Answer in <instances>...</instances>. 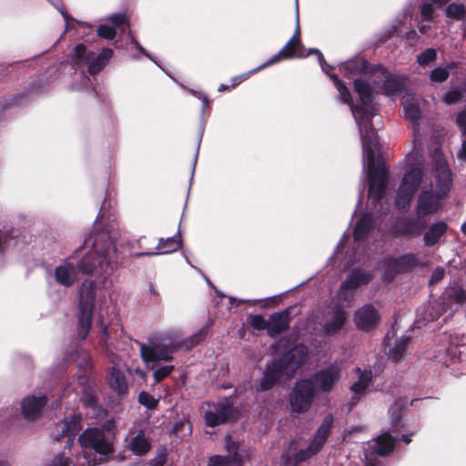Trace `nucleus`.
Instances as JSON below:
<instances>
[{
  "label": "nucleus",
  "mask_w": 466,
  "mask_h": 466,
  "mask_svg": "<svg viewBox=\"0 0 466 466\" xmlns=\"http://www.w3.org/2000/svg\"><path fill=\"white\" fill-rule=\"evenodd\" d=\"M326 73L337 87L340 101L350 106L353 117L358 125L363 151V169L366 171L369 180V198L372 204L376 206L384 195L387 172L385 167L376 161L379 142L371 126V120L376 115L375 108L370 105L371 87L361 79H354V89L363 104L362 106L358 107L352 104L350 91L337 75Z\"/></svg>",
  "instance_id": "nucleus-1"
},
{
  "label": "nucleus",
  "mask_w": 466,
  "mask_h": 466,
  "mask_svg": "<svg viewBox=\"0 0 466 466\" xmlns=\"http://www.w3.org/2000/svg\"><path fill=\"white\" fill-rule=\"evenodd\" d=\"M116 248L106 232L95 236L93 247L78 262L77 268L68 260H64L54 269V279L59 285L69 288L77 280L78 271L85 275L94 274L104 284L115 269Z\"/></svg>",
  "instance_id": "nucleus-2"
},
{
  "label": "nucleus",
  "mask_w": 466,
  "mask_h": 466,
  "mask_svg": "<svg viewBox=\"0 0 466 466\" xmlns=\"http://www.w3.org/2000/svg\"><path fill=\"white\" fill-rule=\"evenodd\" d=\"M208 327L201 328L190 337L184 338L179 329H170L163 333L156 342L140 345V354L147 364L154 361H170L176 351L189 350L199 344L208 335Z\"/></svg>",
  "instance_id": "nucleus-3"
},
{
  "label": "nucleus",
  "mask_w": 466,
  "mask_h": 466,
  "mask_svg": "<svg viewBox=\"0 0 466 466\" xmlns=\"http://www.w3.org/2000/svg\"><path fill=\"white\" fill-rule=\"evenodd\" d=\"M436 192L432 188H422L420 193L416 213L419 218L437 213L442 208L443 199L448 196L451 185V172L441 152L434 151Z\"/></svg>",
  "instance_id": "nucleus-4"
},
{
  "label": "nucleus",
  "mask_w": 466,
  "mask_h": 466,
  "mask_svg": "<svg viewBox=\"0 0 466 466\" xmlns=\"http://www.w3.org/2000/svg\"><path fill=\"white\" fill-rule=\"evenodd\" d=\"M114 428V421L107 420L103 429L88 428L79 436L83 457L88 466L105 461L113 452Z\"/></svg>",
  "instance_id": "nucleus-5"
},
{
  "label": "nucleus",
  "mask_w": 466,
  "mask_h": 466,
  "mask_svg": "<svg viewBox=\"0 0 466 466\" xmlns=\"http://www.w3.org/2000/svg\"><path fill=\"white\" fill-rule=\"evenodd\" d=\"M299 33V3L298 0H296V29L294 35L288 41V43L279 50V52L273 56H271L267 62L260 65L254 70L241 75L234 76L232 81V87L239 85L241 82L246 80L252 73L257 72L260 69L266 68L277 62H279L281 59H289L293 56L299 57V58H304L309 56L311 54H316L318 56L319 63L322 69H324L323 62L324 57L322 54L318 49H309L306 51L304 47L302 46L299 39L298 38V35Z\"/></svg>",
  "instance_id": "nucleus-6"
},
{
  "label": "nucleus",
  "mask_w": 466,
  "mask_h": 466,
  "mask_svg": "<svg viewBox=\"0 0 466 466\" xmlns=\"http://www.w3.org/2000/svg\"><path fill=\"white\" fill-rule=\"evenodd\" d=\"M307 353L305 347H296L281 360H274L266 366L259 390L270 389L280 378H290L303 363Z\"/></svg>",
  "instance_id": "nucleus-7"
},
{
  "label": "nucleus",
  "mask_w": 466,
  "mask_h": 466,
  "mask_svg": "<svg viewBox=\"0 0 466 466\" xmlns=\"http://www.w3.org/2000/svg\"><path fill=\"white\" fill-rule=\"evenodd\" d=\"M81 416L74 415L56 424L53 436L57 441L66 437V446L62 453L55 455L46 466H71L72 461L68 457L70 449L74 444L75 437L81 430Z\"/></svg>",
  "instance_id": "nucleus-8"
},
{
  "label": "nucleus",
  "mask_w": 466,
  "mask_h": 466,
  "mask_svg": "<svg viewBox=\"0 0 466 466\" xmlns=\"http://www.w3.org/2000/svg\"><path fill=\"white\" fill-rule=\"evenodd\" d=\"M96 296L95 282L85 280L79 290L77 335L81 339H85L89 333Z\"/></svg>",
  "instance_id": "nucleus-9"
},
{
  "label": "nucleus",
  "mask_w": 466,
  "mask_h": 466,
  "mask_svg": "<svg viewBox=\"0 0 466 466\" xmlns=\"http://www.w3.org/2000/svg\"><path fill=\"white\" fill-rule=\"evenodd\" d=\"M423 178L421 164L407 163L402 182L398 189L396 204L398 207H405L417 191Z\"/></svg>",
  "instance_id": "nucleus-10"
},
{
  "label": "nucleus",
  "mask_w": 466,
  "mask_h": 466,
  "mask_svg": "<svg viewBox=\"0 0 466 466\" xmlns=\"http://www.w3.org/2000/svg\"><path fill=\"white\" fill-rule=\"evenodd\" d=\"M316 390L310 380H300L296 382L289 395L292 412H307L314 400Z\"/></svg>",
  "instance_id": "nucleus-11"
},
{
  "label": "nucleus",
  "mask_w": 466,
  "mask_h": 466,
  "mask_svg": "<svg viewBox=\"0 0 466 466\" xmlns=\"http://www.w3.org/2000/svg\"><path fill=\"white\" fill-rule=\"evenodd\" d=\"M373 76V89L387 96H398L404 88V77L390 75L384 68L374 70Z\"/></svg>",
  "instance_id": "nucleus-12"
},
{
  "label": "nucleus",
  "mask_w": 466,
  "mask_h": 466,
  "mask_svg": "<svg viewBox=\"0 0 466 466\" xmlns=\"http://www.w3.org/2000/svg\"><path fill=\"white\" fill-rule=\"evenodd\" d=\"M372 275L361 269H355L341 283L338 291V299L346 306H350L355 290L363 285L368 284Z\"/></svg>",
  "instance_id": "nucleus-13"
},
{
  "label": "nucleus",
  "mask_w": 466,
  "mask_h": 466,
  "mask_svg": "<svg viewBox=\"0 0 466 466\" xmlns=\"http://www.w3.org/2000/svg\"><path fill=\"white\" fill-rule=\"evenodd\" d=\"M334 418L328 414L322 420L315 436L306 450H301L295 455L296 462H300L319 452L326 442L333 427Z\"/></svg>",
  "instance_id": "nucleus-14"
},
{
  "label": "nucleus",
  "mask_w": 466,
  "mask_h": 466,
  "mask_svg": "<svg viewBox=\"0 0 466 466\" xmlns=\"http://www.w3.org/2000/svg\"><path fill=\"white\" fill-rule=\"evenodd\" d=\"M113 56V51L110 48H104L101 53L96 57L93 52L87 53L86 46L79 44L75 47L74 60L76 63L84 62L88 64V72L91 75L98 73L109 61Z\"/></svg>",
  "instance_id": "nucleus-15"
},
{
  "label": "nucleus",
  "mask_w": 466,
  "mask_h": 466,
  "mask_svg": "<svg viewBox=\"0 0 466 466\" xmlns=\"http://www.w3.org/2000/svg\"><path fill=\"white\" fill-rule=\"evenodd\" d=\"M341 373L342 370L339 365L330 364L317 370L309 380L312 381L316 392L329 393L340 380Z\"/></svg>",
  "instance_id": "nucleus-16"
},
{
  "label": "nucleus",
  "mask_w": 466,
  "mask_h": 466,
  "mask_svg": "<svg viewBox=\"0 0 466 466\" xmlns=\"http://www.w3.org/2000/svg\"><path fill=\"white\" fill-rule=\"evenodd\" d=\"M348 319V313L341 308H333L323 314L320 321L321 333L324 336H333L339 333Z\"/></svg>",
  "instance_id": "nucleus-17"
},
{
  "label": "nucleus",
  "mask_w": 466,
  "mask_h": 466,
  "mask_svg": "<svg viewBox=\"0 0 466 466\" xmlns=\"http://www.w3.org/2000/svg\"><path fill=\"white\" fill-rule=\"evenodd\" d=\"M233 409L228 400L208 403L205 422L207 426L215 427L225 423L233 416Z\"/></svg>",
  "instance_id": "nucleus-18"
},
{
  "label": "nucleus",
  "mask_w": 466,
  "mask_h": 466,
  "mask_svg": "<svg viewBox=\"0 0 466 466\" xmlns=\"http://www.w3.org/2000/svg\"><path fill=\"white\" fill-rule=\"evenodd\" d=\"M46 402V396L42 392L27 395L21 401L22 416L26 420H35L42 413Z\"/></svg>",
  "instance_id": "nucleus-19"
},
{
  "label": "nucleus",
  "mask_w": 466,
  "mask_h": 466,
  "mask_svg": "<svg viewBox=\"0 0 466 466\" xmlns=\"http://www.w3.org/2000/svg\"><path fill=\"white\" fill-rule=\"evenodd\" d=\"M380 320L378 309L373 304H366L354 314V322L356 327L363 331H369L374 329Z\"/></svg>",
  "instance_id": "nucleus-20"
},
{
  "label": "nucleus",
  "mask_w": 466,
  "mask_h": 466,
  "mask_svg": "<svg viewBox=\"0 0 466 466\" xmlns=\"http://www.w3.org/2000/svg\"><path fill=\"white\" fill-rule=\"evenodd\" d=\"M405 117L413 124L414 141L419 139L418 121L420 117V103L411 93L407 92L402 98Z\"/></svg>",
  "instance_id": "nucleus-21"
},
{
  "label": "nucleus",
  "mask_w": 466,
  "mask_h": 466,
  "mask_svg": "<svg viewBox=\"0 0 466 466\" xmlns=\"http://www.w3.org/2000/svg\"><path fill=\"white\" fill-rule=\"evenodd\" d=\"M395 439H393L388 433L380 434L372 444L369 445V449L365 451V459L367 461V466H375L372 464L371 460H369V455L373 453L384 456L391 452L394 449Z\"/></svg>",
  "instance_id": "nucleus-22"
},
{
  "label": "nucleus",
  "mask_w": 466,
  "mask_h": 466,
  "mask_svg": "<svg viewBox=\"0 0 466 466\" xmlns=\"http://www.w3.org/2000/svg\"><path fill=\"white\" fill-rule=\"evenodd\" d=\"M182 239L180 235L169 237L167 238H160L156 250H147L133 254L134 258H140L144 256H157L162 254H169L177 251L181 246Z\"/></svg>",
  "instance_id": "nucleus-23"
},
{
  "label": "nucleus",
  "mask_w": 466,
  "mask_h": 466,
  "mask_svg": "<svg viewBox=\"0 0 466 466\" xmlns=\"http://www.w3.org/2000/svg\"><path fill=\"white\" fill-rule=\"evenodd\" d=\"M356 371L359 375V379L350 387V390L353 392V396L350 402V409H351L359 402L360 397L365 393L367 388L370 386L372 380V372L370 370H361L360 368H357Z\"/></svg>",
  "instance_id": "nucleus-24"
},
{
  "label": "nucleus",
  "mask_w": 466,
  "mask_h": 466,
  "mask_svg": "<svg viewBox=\"0 0 466 466\" xmlns=\"http://www.w3.org/2000/svg\"><path fill=\"white\" fill-rule=\"evenodd\" d=\"M127 447L133 454L142 456L150 450L151 444L145 432L139 431L136 435H129Z\"/></svg>",
  "instance_id": "nucleus-25"
},
{
  "label": "nucleus",
  "mask_w": 466,
  "mask_h": 466,
  "mask_svg": "<svg viewBox=\"0 0 466 466\" xmlns=\"http://www.w3.org/2000/svg\"><path fill=\"white\" fill-rule=\"evenodd\" d=\"M268 335L274 336L285 330L289 323V315L288 311H280L272 314L268 319Z\"/></svg>",
  "instance_id": "nucleus-26"
},
{
  "label": "nucleus",
  "mask_w": 466,
  "mask_h": 466,
  "mask_svg": "<svg viewBox=\"0 0 466 466\" xmlns=\"http://www.w3.org/2000/svg\"><path fill=\"white\" fill-rule=\"evenodd\" d=\"M114 26L108 25H101L97 29V35L106 39H113L116 35V27L125 25L127 17L123 14H115L109 17Z\"/></svg>",
  "instance_id": "nucleus-27"
},
{
  "label": "nucleus",
  "mask_w": 466,
  "mask_h": 466,
  "mask_svg": "<svg viewBox=\"0 0 466 466\" xmlns=\"http://www.w3.org/2000/svg\"><path fill=\"white\" fill-rule=\"evenodd\" d=\"M108 384L111 389L118 394H124L127 390V383L124 373L113 366L108 376Z\"/></svg>",
  "instance_id": "nucleus-28"
},
{
  "label": "nucleus",
  "mask_w": 466,
  "mask_h": 466,
  "mask_svg": "<svg viewBox=\"0 0 466 466\" xmlns=\"http://www.w3.org/2000/svg\"><path fill=\"white\" fill-rule=\"evenodd\" d=\"M447 229L446 223L440 221L432 224L424 234V243L426 246H434L444 235Z\"/></svg>",
  "instance_id": "nucleus-29"
},
{
  "label": "nucleus",
  "mask_w": 466,
  "mask_h": 466,
  "mask_svg": "<svg viewBox=\"0 0 466 466\" xmlns=\"http://www.w3.org/2000/svg\"><path fill=\"white\" fill-rule=\"evenodd\" d=\"M366 69L367 62L361 57L347 61L342 65L344 76L349 79H353L356 76L361 75Z\"/></svg>",
  "instance_id": "nucleus-30"
},
{
  "label": "nucleus",
  "mask_w": 466,
  "mask_h": 466,
  "mask_svg": "<svg viewBox=\"0 0 466 466\" xmlns=\"http://www.w3.org/2000/svg\"><path fill=\"white\" fill-rule=\"evenodd\" d=\"M373 226L374 223L370 215L365 214L362 216V218L357 222L354 229L355 241L360 243L367 237Z\"/></svg>",
  "instance_id": "nucleus-31"
},
{
  "label": "nucleus",
  "mask_w": 466,
  "mask_h": 466,
  "mask_svg": "<svg viewBox=\"0 0 466 466\" xmlns=\"http://www.w3.org/2000/svg\"><path fill=\"white\" fill-rule=\"evenodd\" d=\"M225 449L228 452V458L234 463V466H241L243 464L244 458L238 452L239 445L238 442L231 440L230 436H227L225 440Z\"/></svg>",
  "instance_id": "nucleus-32"
},
{
  "label": "nucleus",
  "mask_w": 466,
  "mask_h": 466,
  "mask_svg": "<svg viewBox=\"0 0 466 466\" xmlns=\"http://www.w3.org/2000/svg\"><path fill=\"white\" fill-rule=\"evenodd\" d=\"M397 268L401 269V272H407L414 269L419 266V258L414 254H406L397 258V262H393Z\"/></svg>",
  "instance_id": "nucleus-33"
},
{
  "label": "nucleus",
  "mask_w": 466,
  "mask_h": 466,
  "mask_svg": "<svg viewBox=\"0 0 466 466\" xmlns=\"http://www.w3.org/2000/svg\"><path fill=\"white\" fill-rule=\"evenodd\" d=\"M408 342L409 339L407 337H400L398 339L389 350V358L393 361L400 360L406 350Z\"/></svg>",
  "instance_id": "nucleus-34"
},
{
  "label": "nucleus",
  "mask_w": 466,
  "mask_h": 466,
  "mask_svg": "<svg viewBox=\"0 0 466 466\" xmlns=\"http://www.w3.org/2000/svg\"><path fill=\"white\" fill-rule=\"evenodd\" d=\"M393 262H397V258H385L383 262L380 264V267L384 270V278L388 281H390L398 273L401 272V269L399 268V267L397 268L392 264Z\"/></svg>",
  "instance_id": "nucleus-35"
},
{
  "label": "nucleus",
  "mask_w": 466,
  "mask_h": 466,
  "mask_svg": "<svg viewBox=\"0 0 466 466\" xmlns=\"http://www.w3.org/2000/svg\"><path fill=\"white\" fill-rule=\"evenodd\" d=\"M446 15L449 18L454 19V20H461L464 17L466 14V7L462 4H450L446 7Z\"/></svg>",
  "instance_id": "nucleus-36"
},
{
  "label": "nucleus",
  "mask_w": 466,
  "mask_h": 466,
  "mask_svg": "<svg viewBox=\"0 0 466 466\" xmlns=\"http://www.w3.org/2000/svg\"><path fill=\"white\" fill-rule=\"evenodd\" d=\"M457 64L452 63L447 67H436L431 73V79L435 82H443L449 76V69L456 67Z\"/></svg>",
  "instance_id": "nucleus-37"
},
{
  "label": "nucleus",
  "mask_w": 466,
  "mask_h": 466,
  "mask_svg": "<svg viewBox=\"0 0 466 466\" xmlns=\"http://www.w3.org/2000/svg\"><path fill=\"white\" fill-rule=\"evenodd\" d=\"M437 57V52L434 48H428L417 56V62L421 66H429Z\"/></svg>",
  "instance_id": "nucleus-38"
},
{
  "label": "nucleus",
  "mask_w": 466,
  "mask_h": 466,
  "mask_svg": "<svg viewBox=\"0 0 466 466\" xmlns=\"http://www.w3.org/2000/svg\"><path fill=\"white\" fill-rule=\"evenodd\" d=\"M138 401L141 405L147 407V409L153 410L156 409L158 403V400L154 398L151 394L147 391H142L138 396Z\"/></svg>",
  "instance_id": "nucleus-39"
},
{
  "label": "nucleus",
  "mask_w": 466,
  "mask_h": 466,
  "mask_svg": "<svg viewBox=\"0 0 466 466\" xmlns=\"http://www.w3.org/2000/svg\"><path fill=\"white\" fill-rule=\"evenodd\" d=\"M434 4L427 1L421 5L420 16L422 20L430 22L434 17Z\"/></svg>",
  "instance_id": "nucleus-40"
},
{
  "label": "nucleus",
  "mask_w": 466,
  "mask_h": 466,
  "mask_svg": "<svg viewBox=\"0 0 466 466\" xmlns=\"http://www.w3.org/2000/svg\"><path fill=\"white\" fill-rule=\"evenodd\" d=\"M249 324L258 330L267 329L268 331V322L260 315H253L249 317Z\"/></svg>",
  "instance_id": "nucleus-41"
},
{
  "label": "nucleus",
  "mask_w": 466,
  "mask_h": 466,
  "mask_svg": "<svg viewBox=\"0 0 466 466\" xmlns=\"http://www.w3.org/2000/svg\"><path fill=\"white\" fill-rule=\"evenodd\" d=\"M207 466H234V463L226 456L213 455L209 457Z\"/></svg>",
  "instance_id": "nucleus-42"
},
{
  "label": "nucleus",
  "mask_w": 466,
  "mask_h": 466,
  "mask_svg": "<svg viewBox=\"0 0 466 466\" xmlns=\"http://www.w3.org/2000/svg\"><path fill=\"white\" fill-rule=\"evenodd\" d=\"M173 370L174 365H166L157 369L153 373L155 382H159L160 380L167 377Z\"/></svg>",
  "instance_id": "nucleus-43"
},
{
  "label": "nucleus",
  "mask_w": 466,
  "mask_h": 466,
  "mask_svg": "<svg viewBox=\"0 0 466 466\" xmlns=\"http://www.w3.org/2000/svg\"><path fill=\"white\" fill-rule=\"evenodd\" d=\"M390 414L391 425L394 429L401 428L402 425L400 423V419L401 417V410L396 406H391L389 410Z\"/></svg>",
  "instance_id": "nucleus-44"
},
{
  "label": "nucleus",
  "mask_w": 466,
  "mask_h": 466,
  "mask_svg": "<svg viewBox=\"0 0 466 466\" xmlns=\"http://www.w3.org/2000/svg\"><path fill=\"white\" fill-rule=\"evenodd\" d=\"M461 98V94L458 90H451L446 92L443 95V101L447 105L454 104L460 101Z\"/></svg>",
  "instance_id": "nucleus-45"
},
{
  "label": "nucleus",
  "mask_w": 466,
  "mask_h": 466,
  "mask_svg": "<svg viewBox=\"0 0 466 466\" xmlns=\"http://www.w3.org/2000/svg\"><path fill=\"white\" fill-rule=\"evenodd\" d=\"M456 124L463 135H466V109L462 110L456 118Z\"/></svg>",
  "instance_id": "nucleus-46"
},
{
  "label": "nucleus",
  "mask_w": 466,
  "mask_h": 466,
  "mask_svg": "<svg viewBox=\"0 0 466 466\" xmlns=\"http://www.w3.org/2000/svg\"><path fill=\"white\" fill-rule=\"evenodd\" d=\"M81 400L86 407H90V408H94L96 403V400L95 399V397L87 391L83 392Z\"/></svg>",
  "instance_id": "nucleus-47"
},
{
  "label": "nucleus",
  "mask_w": 466,
  "mask_h": 466,
  "mask_svg": "<svg viewBox=\"0 0 466 466\" xmlns=\"http://www.w3.org/2000/svg\"><path fill=\"white\" fill-rule=\"evenodd\" d=\"M48 1L51 2L56 7V9L60 12V14L62 15V16L65 20L66 27V29H68L69 25H70V21H73V18L70 17V15L67 14V12L63 7L57 6L55 4L54 0H48Z\"/></svg>",
  "instance_id": "nucleus-48"
},
{
  "label": "nucleus",
  "mask_w": 466,
  "mask_h": 466,
  "mask_svg": "<svg viewBox=\"0 0 466 466\" xmlns=\"http://www.w3.org/2000/svg\"><path fill=\"white\" fill-rule=\"evenodd\" d=\"M444 269L441 268H436L431 278V283L438 282L439 280L442 279L444 277Z\"/></svg>",
  "instance_id": "nucleus-49"
},
{
  "label": "nucleus",
  "mask_w": 466,
  "mask_h": 466,
  "mask_svg": "<svg viewBox=\"0 0 466 466\" xmlns=\"http://www.w3.org/2000/svg\"><path fill=\"white\" fill-rule=\"evenodd\" d=\"M131 43L134 45L135 48L137 49L141 54L147 56L149 59L153 60L152 57L146 52V50L142 47V46L136 40L135 37L131 36Z\"/></svg>",
  "instance_id": "nucleus-50"
},
{
  "label": "nucleus",
  "mask_w": 466,
  "mask_h": 466,
  "mask_svg": "<svg viewBox=\"0 0 466 466\" xmlns=\"http://www.w3.org/2000/svg\"><path fill=\"white\" fill-rule=\"evenodd\" d=\"M166 462V453L159 454L150 466H164Z\"/></svg>",
  "instance_id": "nucleus-51"
},
{
  "label": "nucleus",
  "mask_w": 466,
  "mask_h": 466,
  "mask_svg": "<svg viewBox=\"0 0 466 466\" xmlns=\"http://www.w3.org/2000/svg\"><path fill=\"white\" fill-rule=\"evenodd\" d=\"M460 157L466 158V140L462 143L461 149L459 153Z\"/></svg>",
  "instance_id": "nucleus-52"
},
{
  "label": "nucleus",
  "mask_w": 466,
  "mask_h": 466,
  "mask_svg": "<svg viewBox=\"0 0 466 466\" xmlns=\"http://www.w3.org/2000/svg\"><path fill=\"white\" fill-rule=\"evenodd\" d=\"M430 28V25H421L419 26V30L421 34L426 33V31Z\"/></svg>",
  "instance_id": "nucleus-53"
},
{
  "label": "nucleus",
  "mask_w": 466,
  "mask_h": 466,
  "mask_svg": "<svg viewBox=\"0 0 466 466\" xmlns=\"http://www.w3.org/2000/svg\"><path fill=\"white\" fill-rule=\"evenodd\" d=\"M401 441H403L405 443L409 444L411 441V439L409 435H403L401 437Z\"/></svg>",
  "instance_id": "nucleus-54"
},
{
  "label": "nucleus",
  "mask_w": 466,
  "mask_h": 466,
  "mask_svg": "<svg viewBox=\"0 0 466 466\" xmlns=\"http://www.w3.org/2000/svg\"><path fill=\"white\" fill-rule=\"evenodd\" d=\"M229 89H230L229 86L227 85H224V84L220 85L218 87L219 91H225V90H229Z\"/></svg>",
  "instance_id": "nucleus-55"
},
{
  "label": "nucleus",
  "mask_w": 466,
  "mask_h": 466,
  "mask_svg": "<svg viewBox=\"0 0 466 466\" xmlns=\"http://www.w3.org/2000/svg\"><path fill=\"white\" fill-rule=\"evenodd\" d=\"M461 231L464 235H466V221L461 225Z\"/></svg>",
  "instance_id": "nucleus-56"
},
{
  "label": "nucleus",
  "mask_w": 466,
  "mask_h": 466,
  "mask_svg": "<svg viewBox=\"0 0 466 466\" xmlns=\"http://www.w3.org/2000/svg\"><path fill=\"white\" fill-rule=\"evenodd\" d=\"M149 290H150V292H151V294H152V295H155V296H157V291L155 290V289H154L152 286H150Z\"/></svg>",
  "instance_id": "nucleus-57"
},
{
  "label": "nucleus",
  "mask_w": 466,
  "mask_h": 466,
  "mask_svg": "<svg viewBox=\"0 0 466 466\" xmlns=\"http://www.w3.org/2000/svg\"><path fill=\"white\" fill-rule=\"evenodd\" d=\"M137 372L140 375V377L145 378L146 373L143 370H137Z\"/></svg>",
  "instance_id": "nucleus-58"
},
{
  "label": "nucleus",
  "mask_w": 466,
  "mask_h": 466,
  "mask_svg": "<svg viewBox=\"0 0 466 466\" xmlns=\"http://www.w3.org/2000/svg\"><path fill=\"white\" fill-rule=\"evenodd\" d=\"M0 466H9V464L5 461H0Z\"/></svg>",
  "instance_id": "nucleus-59"
},
{
  "label": "nucleus",
  "mask_w": 466,
  "mask_h": 466,
  "mask_svg": "<svg viewBox=\"0 0 466 466\" xmlns=\"http://www.w3.org/2000/svg\"><path fill=\"white\" fill-rule=\"evenodd\" d=\"M103 332L105 335L107 334V328L106 326L103 327Z\"/></svg>",
  "instance_id": "nucleus-60"
},
{
  "label": "nucleus",
  "mask_w": 466,
  "mask_h": 466,
  "mask_svg": "<svg viewBox=\"0 0 466 466\" xmlns=\"http://www.w3.org/2000/svg\"><path fill=\"white\" fill-rule=\"evenodd\" d=\"M207 101H208L207 97H206V96H204V97H203V105H204V106H206Z\"/></svg>",
  "instance_id": "nucleus-61"
},
{
  "label": "nucleus",
  "mask_w": 466,
  "mask_h": 466,
  "mask_svg": "<svg viewBox=\"0 0 466 466\" xmlns=\"http://www.w3.org/2000/svg\"><path fill=\"white\" fill-rule=\"evenodd\" d=\"M3 234L5 235V238H6L9 235L8 231H4Z\"/></svg>",
  "instance_id": "nucleus-62"
},
{
  "label": "nucleus",
  "mask_w": 466,
  "mask_h": 466,
  "mask_svg": "<svg viewBox=\"0 0 466 466\" xmlns=\"http://www.w3.org/2000/svg\"><path fill=\"white\" fill-rule=\"evenodd\" d=\"M410 35H415V31H410V32H409V33H408V36H409Z\"/></svg>",
  "instance_id": "nucleus-63"
},
{
  "label": "nucleus",
  "mask_w": 466,
  "mask_h": 466,
  "mask_svg": "<svg viewBox=\"0 0 466 466\" xmlns=\"http://www.w3.org/2000/svg\"><path fill=\"white\" fill-rule=\"evenodd\" d=\"M78 24H79L80 25H86V23H83V22H78Z\"/></svg>",
  "instance_id": "nucleus-64"
}]
</instances>
